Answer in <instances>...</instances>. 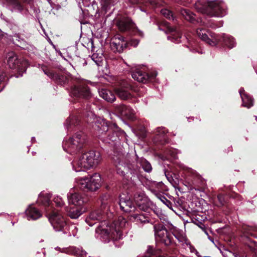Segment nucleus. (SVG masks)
Returning <instances> with one entry per match:
<instances>
[{"label": "nucleus", "instance_id": "35", "mask_svg": "<svg viewBox=\"0 0 257 257\" xmlns=\"http://www.w3.org/2000/svg\"><path fill=\"white\" fill-rule=\"evenodd\" d=\"M137 162L145 172H150L152 171V168L150 163L145 159L143 158L138 159Z\"/></svg>", "mask_w": 257, "mask_h": 257}, {"label": "nucleus", "instance_id": "18", "mask_svg": "<svg viewBox=\"0 0 257 257\" xmlns=\"http://www.w3.org/2000/svg\"><path fill=\"white\" fill-rule=\"evenodd\" d=\"M134 200L139 208L145 211L152 205V202L146 196L145 194H135Z\"/></svg>", "mask_w": 257, "mask_h": 257}, {"label": "nucleus", "instance_id": "31", "mask_svg": "<svg viewBox=\"0 0 257 257\" xmlns=\"http://www.w3.org/2000/svg\"><path fill=\"white\" fill-rule=\"evenodd\" d=\"M99 94L101 97L109 102H112L115 100L114 93L107 89H101L99 90Z\"/></svg>", "mask_w": 257, "mask_h": 257}, {"label": "nucleus", "instance_id": "37", "mask_svg": "<svg viewBox=\"0 0 257 257\" xmlns=\"http://www.w3.org/2000/svg\"><path fill=\"white\" fill-rule=\"evenodd\" d=\"M181 15L187 21L193 22L194 20V14L189 10L182 9L180 11Z\"/></svg>", "mask_w": 257, "mask_h": 257}, {"label": "nucleus", "instance_id": "56", "mask_svg": "<svg viewBox=\"0 0 257 257\" xmlns=\"http://www.w3.org/2000/svg\"><path fill=\"white\" fill-rule=\"evenodd\" d=\"M34 140H35V138H34V137H33V138H32V141H34Z\"/></svg>", "mask_w": 257, "mask_h": 257}, {"label": "nucleus", "instance_id": "27", "mask_svg": "<svg viewBox=\"0 0 257 257\" xmlns=\"http://www.w3.org/2000/svg\"><path fill=\"white\" fill-rule=\"evenodd\" d=\"M80 123V120L78 118L77 116L75 114H71L67 119L64 124L65 127L68 131H70L73 127L78 125Z\"/></svg>", "mask_w": 257, "mask_h": 257}, {"label": "nucleus", "instance_id": "1", "mask_svg": "<svg viewBox=\"0 0 257 257\" xmlns=\"http://www.w3.org/2000/svg\"><path fill=\"white\" fill-rule=\"evenodd\" d=\"M125 222L124 220L121 223L115 221L110 224L107 221L104 220L99 223L95 231L103 241L108 242L112 240L116 247H119L122 243L117 244L116 241L122 239L124 236L122 225Z\"/></svg>", "mask_w": 257, "mask_h": 257}, {"label": "nucleus", "instance_id": "49", "mask_svg": "<svg viewBox=\"0 0 257 257\" xmlns=\"http://www.w3.org/2000/svg\"><path fill=\"white\" fill-rule=\"evenodd\" d=\"M165 176H166V178L168 180V181L170 183H171L172 184H173V182H174V179H173L172 176L171 175H170L169 173L166 174V173H165Z\"/></svg>", "mask_w": 257, "mask_h": 257}, {"label": "nucleus", "instance_id": "12", "mask_svg": "<svg viewBox=\"0 0 257 257\" xmlns=\"http://www.w3.org/2000/svg\"><path fill=\"white\" fill-rule=\"evenodd\" d=\"M132 86L126 81H122L120 84L115 88L117 96L123 100H128L132 102L136 101L134 95L132 93Z\"/></svg>", "mask_w": 257, "mask_h": 257}, {"label": "nucleus", "instance_id": "4", "mask_svg": "<svg viewBox=\"0 0 257 257\" xmlns=\"http://www.w3.org/2000/svg\"><path fill=\"white\" fill-rule=\"evenodd\" d=\"M99 152L90 151L82 154L72 163L73 169L76 172H84V169H90L96 166L101 161Z\"/></svg>", "mask_w": 257, "mask_h": 257}, {"label": "nucleus", "instance_id": "8", "mask_svg": "<svg viewBox=\"0 0 257 257\" xmlns=\"http://www.w3.org/2000/svg\"><path fill=\"white\" fill-rule=\"evenodd\" d=\"M125 133L121 130L115 124H109L108 130L101 135L100 140L105 143H113L116 144L121 139H124Z\"/></svg>", "mask_w": 257, "mask_h": 257}, {"label": "nucleus", "instance_id": "23", "mask_svg": "<svg viewBox=\"0 0 257 257\" xmlns=\"http://www.w3.org/2000/svg\"><path fill=\"white\" fill-rule=\"evenodd\" d=\"M44 72L49 78L60 85H63L68 82V78L63 75H60L49 69L44 70Z\"/></svg>", "mask_w": 257, "mask_h": 257}, {"label": "nucleus", "instance_id": "36", "mask_svg": "<svg viewBox=\"0 0 257 257\" xmlns=\"http://www.w3.org/2000/svg\"><path fill=\"white\" fill-rule=\"evenodd\" d=\"M242 231L244 235H253V232H257V226L243 225Z\"/></svg>", "mask_w": 257, "mask_h": 257}, {"label": "nucleus", "instance_id": "46", "mask_svg": "<svg viewBox=\"0 0 257 257\" xmlns=\"http://www.w3.org/2000/svg\"><path fill=\"white\" fill-rule=\"evenodd\" d=\"M146 1H147V2H146L147 3L150 4L151 5H152L153 7H158V6L161 5V2L159 1H155V0H146Z\"/></svg>", "mask_w": 257, "mask_h": 257}, {"label": "nucleus", "instance_id": "39", "mask_svg": "<svg viewBox=\"0 0 257 257\" xmlns=\"http://www.w3.org/2000/svg\"><path fill=\"white\" fill-rule=\"evenodd\" d=\"M180 152L176 149L170 148L167 149L165 151V154L166 155V159H169V157L173 159H176L177 157V154L179 153Z\"/></svg>", "mask_w": 257, "mask_h": 257}, {"label": "nucleus", "instance_id": "50", "mask_svg": "<svg viewBox=\"0 0 257 257\" xmlns=\"http://www.w3.org/2000/svg\"><path fill=\"white\" fill-rule=\"evenodd\" d=\"M148 75L149 76V79H154L157 76V73L156 71H153L151 72L149 74H148Z\"/></svg>", "mask_w": 257, "mask_h": 257}, {"label": "nucleus", "instance_id": "13", "mask_svg": "<svg viewBox=\"0 0 257 257\" xmlns=\"http://www.w3.org/2000/svg\"><path fill=\"white\" fill-rule=\"evenodd\" d=\"M117 25L120 31H130L133 34L140 37L143 36V33L138 29L135 24L128 18L123 17L118 20Z\"/></svg>", "mask_w": 257, "mask_h": 257}, {"label": "nucleus", "instance_id": "11", "mask_svg": "<svg viewBox=\"0 0 257 257\" xmlns=\"http://www.w3.org/2000/svg\"><path fill=\"white\" fill-rule=\"evenodd\" d=\"M8 64L9 67L13 69H16L19 73V75L16 77L22 76L23 73L26 72L29 65L28 61L26 60L22 61L18 60L17 55L13 52L8 54Z\"/></svg>", "mask_w": 257, "mask_h": 257}, {"label": "nucleus", "instance_id": "19", "mask_svg": "<svg viewBox=\"0 0 257 257\" xmlns=\"http://www.w3.org/2000/svg\"><path fill=\"white\" fill-rule=\"evenodd\" d=\"M116 111L126 118L134 120L135 118V111L129 106L124 104L117 105L115 107Z\"/></svg>", "mask_w": 257, "mask_h": 257}, {"label": "nucleus", "instance_id": "2", "mask_svg": "<svg viewBox=\"0 0 257 257\" xmlns=\"http://www.w3.org/2000/svg\"><path fill=\"white\" fill-rule=\"evenodd\" d=\"M128 156H125L124 154L118 153L114 155L113 158L115 165L116 168L117 173L124 176L128 172L132 175L133 181L136 182L138 180H140L142 171L140 167L134 164L128 163Z\"/></svg>", "mask_w": 257, "mask_h": 257}, {"label": "nucleus", "instance_id": "34", "mask_svg": "<svg viewBox=\"0 0 257 257\" xmlns=\"http://www.w3.org/2000/svg\"><path fill=\"white\" fill-rule=\"evenodd\" d=\"M167 133V130L163 127L156 128L154 133L156 136V141L161 142L162 139H165V136Z\"/></svg>", "mask_w": 257, "mask_h": 257}, {"label": "nucleus", "instance_id": "22", "mask_svg": "<svg viewBox=\"0 0 257 257\" xmlns=\"http://www.w3.org/2000/svg\"><path fill=\"white\" fill-rule=\"evenodd\" d=\"M166 33L170 34L168 36V39L176 43H179L181 42V34L180 31L176 28L172 27L170 26H167Z\"/></svg>", "mask_w": 257, "mask_h": 257}, {"label": "nucleus", "instance_id": "20", "mask_svg": "<svg viewBox=\"0 0 257 257\" xmlns=\"http://www.w3.org/2000/svg\"><path fill=\"white\" fill-rule=\"evenodd\" d=\"M131 73L133 79L139 82L146 83L149 79L148 74L144 72L136 66L131 68Z\"/></svg>", "mask_w": 257, "mask_h": 257}, {"label": "nucleus", "instance_id": "5", "mask_svg": "<svg viewBox=\"0 0 257 257\" xmlns=\"http://www.w3.org/2000/svg\"><path fill=\"white\" fill-rule=\"evenodd\" d=\"M86 142V135L83 133L79 132L69 139L64 141L62 146L65 152L74 155L81 152L82 149L85 146Z\"/></svg>", "mask_w": 257, "mask_h": 257}, {"label": "nucleus", "instance_id": "40", "mask_svg": "<svg viewBox=\"0 0 257 257\" xmlns=\"http://www.w3.org/2000/svg\"><path fill=\"white\" fill-rule=\"evenodd\" d=\"M157 198L165 205L169 208H171L172 206L171 200H169L164 194H155Z\"/></svg>", "mask_w": 257, "mask_h": 257}, {"label": "nucleus", "instance_id": "17", "mask_svg": "<svg viewBox=\"0 0 257 257\" xmlns=\"http://www.w3.org/2000/svg\"><path fill=\"white\" fill-rule=\"evenodd\" d=\"M127 45V40L119 34L115 35L110 43L111 49L119 53L122 52L126 48Z\"/></svg>", "mask_w": 257, "mask_h": 257}, {"label": "nucleus", "instance_id": "57", "mask_svg": "<svg viewBox=\"0 0 257 257\" xmlns=\"http://www.w3.org/2000/svg\"><path fill=\"white\" fill-rule=\"evenodd\" d=\"M205 232L207 235H208V233L206 231H205Z\"/></svg>", "mask_w": 257, "mask_h": 257}, {"label": "nucleus", "instance_id": "10", "mask_svg": "<svg viewBox=\"0 0 257 257\" xmlns=\"http://www.w3.org/2000/svg\"><path fill=\"white\" fill-rule=\"evenodd\" d=\"M47 216L56 231L66 232L68 227L66 221L58 210L55 209L50 213H47Z\"/></svg>", "mask_w": 257, "mask_h": 257}, {"label": "nucleus", "instance_id": "32", "mask_svg": "<svg viewBox=\"0 0 257 257\" xmlns=\"http://www.w3.org/2000/svg\"><path fill=\"white\" fill-rule=\"evenodd\" d=\"M61 251L66 253L67 254H74L76 256L81 257L85 255L86 254V251L80 248H76L73 246H71L66 248H63Z\"/></svg>", "mask_w": 257, "mask_h": 257}, {"label": "nucleus", "instance_id": "26", "mask_svg": "<svg viewBox=\"0 0 257 257\" xmlns=\"http://www.w3.org/2000/svg\"><path fill=\"white\" fill-rule=\"evenodd\" d=\"M102 216L103 214L101 211H94L86 218V222L89 226H92L96 223V221L100 220L102 218Z\"/></svg>", "mask_w": 257, "mask_h": 257}, {"label": "nucleus", "instance_id": "43", "mask_svg": "<svg viewBox=\"0 0 257 257\" xmlns=\"http://www.w3.org/2000/svg\"><path fill=\"white\" fill-rule=\"evenodd\" d=\"M248 247L254 252H257V243L254 241H251L248 244Z\"/></svg>", "mask_w": 257, "mask_h": 257}, {"label": "nucleus", "instance_id": "45", "mask_svg": "<svg viewBox=\"0 0 257 257\" xmlns=\"http://www.w3.org/2000/svg\"><path fill=\"white\" fill-rule=\"evenodd\" d=\"M106 189L107 191H112V192H116L121 191L120 190H119L118 187L116 186L115 185L113 184H111L110 185H107L106 186Z\"/></svg>", "mask_w": 257, "mask_h": 257}, {"label": "nucleus", "instance_id": "6", "mask_svg": "<svg viewBox=\"0 0 257 257\" xmlns=\"http://www.w3.org/2000/svg\"><path fill=\"white\" fill-rule=\"evenodd\" d=\"M196 8L199 12L210 17H222L227 13L226 6L221 0L207 1L206 8L200 7L199 4H196Z\"/></svg>", "mask_w": 257, "mask_h": 257}, {"label": "nucleus", "instance_id": "54", "mask_svg": "<svg viewBox=\"0 0 257 257\" xmlns=\"http://www.w3.org/2000/svg\"><path fill=\"white\" fill-rule=\"evenodd\" d=\"M221 194H220L218 196V199H220V198H221Z\"/></svg>", "mask_w": 257, "mask_h": 257}, {"label": "nucleus", "instance_id": "24", "mask_svg": "<svg viewBox=\"0 0 257 257\" xmlns=\"http://www.w3.org/2000/svg\"><path fill=\"white\" fill-rule=\"evenodd\" d=\"M50 194H40L38 198V202L47 207V213H50L53 208V203L50 200Z\"/></svg>", "mask_w": 257, "mask_h": 257}, {"label": "nucleus", "instance_id": "58", "mask_svg": "<svg viewBox=\"0 0 257 257\" xmlns=\"http://www.w3.org/2000/svg\"><path fill=\"white\" fill-rule=\"evenodd\" d=\"M256 237L257 238V236Z\"/></svg>", "mask_w": 257, "mask_h": 257}, {"label": "nucleus", "instance_id": "48", "mask_svg": "<svg viewBox=\"0 0 257 257\" xmlns=\"http://www.w3.org/2000/svg\"><path fill=\"white\" fill-rule=\"evenodd\" d=\"M200 23L202 24V25H204L205 26H206V27H210L212 28H213V29H215L216 28V27H219L220 26H215L212 24H210L209 23H206L205 22H202V20H201V22Z\"/></svg>", "mask_w": 257, "mask_h": 257}, {"label": "nucleus", "instance_id": "33", "mask_svg": "<svg viewBox=\"0 0 257 257\" xmlns=\"http://www.w3.org/2000/svg\"><path fill=\"white\" fill-rule=\"evenodd\" d=\"M130 219L137 223H146L149 222V219L143 214H133L131 215Z\"/></svg>", "mask_w": 257, "mask_h": 257}, {"label": "nucleus", "instance_id": "28", "mask_svg": "<svg viewBox=\"0 0 257 257\" xmlns=\"http://www.w3.org/2000/svg\"><path fill=\"white\" fill-rule=\"evenodd\" d=\"M4 5L12 11L21 12L24 9L18 0H6Z\"/></svg>", "mask_w": 257, "mask_h": 257}, {"label": "nucleus", "instance_id": "52", "mask_svg": "<svg viewBox=\"0 0 257 257\" xmlns=\"http://www.w3.org/2000/svg\"><path fill=\"white\" fill-rule=\"evenodd\" d=\"M195 190H196L199 191H202V192H204V191H205L204 190H200V189H199V188L196 189Z\"/></svg>", "mask_w": 257, "mask_h": 257}, {"label": "nucleus", "instance_id": "51", "mask_svg": "<svg viewBox=\"0 0 257 257\" xmlns=\"http://www.w3.org/2000/svg\"><path fill=\"white\" fill-rule=\"evenodd\" d=\"M164 194L166 195V196L167 197V198L169 200H171V203H172V202L175 203V198H174V197L172 196L169 194Z\"/></svg>", "mask_w": 257, "mask_h": 257}, {"label": "nucleus", "instance_id": "53", "mask_svg": "<svg viewBox=\"0 0 257 257\" xmlns=\"http://www.w3.org/2000/svg\"><path fill=\"white\" fill-rule=\"evenodd\" d=\"M208 239H209L210 241H211L212 242H213V240L210 238V236H208Z\"/></svg>", "mask_w": 257, "mask_h": 257}, {"label": "nucleus", "instance_id": "25", "mask_svg": "<svg viewBox=\"0 0 257 257\" xmlns=\"http://www.w3.org/2000/svg\"><path fill=\"white\" fill-rule=\"evenodd\" d=\"M239 93L242 99V105L243 106L249 108L253 106V99L251 96L245 92L243 88L239 89Z\"/></svg>", "mask_w": 257, "mask_h": 257}, {"label": "nucleus", "instance_id": "21", "mask_svg": "<svg viewBox=\"0 0 257 257\" xmlns=\"http://www.w3.org/2000/svg\"><path fill=\"white\" fill-rule=\"evenodd\" d=\"M119 206L121 209L126 212H131L134 208L132 201L126 194H121L120 196Z\"/></svg>", "mask_w": 257, "mask_h": 257}, {"label": "nucleus", "instance_id": "14", "mask_svg": "<svg viewBox=\"0 0 257 257\" xmlns=\"http://www.w3.org/2000/svg\"><path fill=\"white\" fill-rule=\"evenodd\" d=\"M154 229L157 240L161 242L165 245H169L171 243L172 236L163 225L156 224L154 226Z\"/></svg>", "mask_w": 257, "mask_h": 257}, {"label": "nucleus", "instance_id": "30", "mask_svg": "<svg viewBox=\"0 0 257 257\" xmlns=\"http://www.w3.org/2000/svg\"><path fill=\"white\" fill-rule=\"evenodd\" d=\"M87 210L86 207H75L70 208L68 211V215L71 218L76 219L78 218L83 213Z\"/></svg>", "mask_w": 257, "mask_h": 257}, {"label": "nucleus", "instance_id": "42", "mask_svg": "<svg viewBox=\"0 0 257 257\" xmlns=\"http://www.w3.org/2000/svg\"><path fill=\"white\" fill-rule=\"evenodd\" d=\"M53 205L54 204L57 206H62L64 204V201L61 197L57 196V198H55L54 200Z\"/></svg>", "mask_w": 257, "mask_h": 257}, {"label": "nucleus", "instance_id": "3", "mask_svg": "<svg viewBox=\"0 0 257 257\" xmlns=\"http://www.w3.org/2000/svg\"><path fill=\"white\" fill-rule=\"evenodd\" d=\"M196 34L201 40L212 46H216L221 39L224 46L229 49L235 47L236 45L235 39L228 35H217L203 28L197 29Z\"/></svg>", "mask_w": 257, "mask_h": 257}, {"label": "nucleus", "instance_id": "55", "mask_svg": "<svg viewBox=\"0 0 257 257\" xmlns=\"http://www.w3.org/2000/svg\"><path fill=\"white\" fill-rule=\"evenodd\" d=\"M1 39L3 38L4 37V35L3 34L1 33Z\"/></svg>", "mask_w": 257, "mask_h": 257}, {"label": "nucleus", "instance_id": "29", "mask_svg": "<svg viewBox=\"0 0 257 257\" xmlns=\"http://www.w3.org/2000/svg\"><path fill=\"white\" fill-rule=\"evenodd\" d=\"M26 214L28 220H36L42 216L41 213L33 205H30L26 210Z\"/></svg>", "mask_w": 257, "mask_h": 257}, {"label": "nucleus", "instance_id": "16", "mask_svg": "<svg viewBox=\"0 0 257 257\" xmlns=\"http://www.w3.org/2000/svg\"><path fill=\"white\" fill-rule=\"evenodd\" d=\"M67 197L70 204L76 207H85V204L88 201L85 194H67Z\"/></svg>", "mask_w": 257, "mask_h": 257}, {"label": "nucleus", "instance_id": "44", "mask_svg": "<svg viewBox=\"0 0 257 257\" xmlns=\"http://www.w3.org/2000/svg\"><path fill=\"white\" fill-rule=\"evenodd\" d=\"M155 254V250L151 246H148L146 254L143 257H150Z\"/></svg>", "mask_w": 257, "mask_h": 257}, {"label": "nucleus", "instance_id": "15", "mask_svg": "<svg viewBox=\"0 0 257 257\" xmlns=\"http://www.w3.org/2000/svg\"><path fill=\"white\" fill-rule=\"evenodd\" d=\"M71 94L77 98H88L91 95L89 88L83 82H79L72 87Z\"/></svg>", "mask_w": 257, "mask_h": 257}, {"label": "nucleus", "instance_id": "38", "mask_svg": "<svg viewBox=\"0 0 257 257\" xmlns=\"http://www.w3.org/2000/svg\"><path fill=\"white\" fill-rule=\"evenodd\" d=\"M103 58V54L100 51L93 53L91 56V59L96 63L97 66H100L101 65Z\"/></svg>", "mask_w": 257, "mask_h": 257}, {"label": "nucleus", "instance_id": "9", "mask_svg": "<svg viewBox=\"0 0 257 257\" xmlns=\"http://www.w3.org/2000/svg\"><path fill=\"white\" fill-rule=\"evenodd\" d=\"M95 107V104H87L85 109L87 112L90 113L88 114V116H92L93 119V121H89L90 123H93V128L97 132L99 139H101V135L108 130L110 123H108L105 119L100 117H94L93 109Z\"/></svg>", "mask_w": 257, "mask_h": 257}, {"label": "nucleus", "instance_id": "7", "mask_svg": "<svg viewBox=\"0 0 257 257\" xmlns=\"http://www.w3.org/2000/svg\"><path fill=\"white\" fill-rule=\"evenodd\" d=\"M77 187L85 191H96L100 186L101 177L95 173L90 178L86 177L76 179Z\"/></svg>", "mask_w": 257, "mask_h": 257}, {"label": "nucleus", "instance_id": "47", "mask_svg": "<svg viewBox=\"0 0 257 257\" xmlns=\"http://www.w3.org/2000/svg\"><path fill=\"white\" fill-rule=\"evenodd\" d=\"M139 43V41L138 39H132L130 42V45L134 47H137Z\"/></svg>", "mask_w": 257, "mask_h": 257}, {"label": "nucleus", "instance_id": "41", "mask_svg": "<svg viewBox=\"0 0 257 257\" xmlns=\"http://www.w3.org/2000/svg\"><path fill=\"white\" fill-rule=\"evenodd\" d=\"M161 13L165 17H166V18H167L169 20H174V16H173L172 12L168 9H162L161 11Z\"/></svg>", "mask_w": 257, "mask_h": 257}]
</instances>
